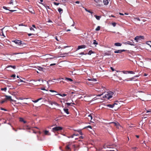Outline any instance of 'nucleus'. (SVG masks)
Here are the masks:
<instances>
[{"instance_id":"11","label":"nucleus","mask_w":151,"mask_h":151,"mask_svg":"<svg viewBox=\"0 0 151 151\" xmlns=\"http://www.w3.org/2000/svg\"><path fill=\"white\" fill-rule=\"evenodd\" d=\"M44 134L45 135H50V134L49 133V132L47 130H45L44 131Z\"/></svg>"},{"instance_id":"17","label":"nucleus","mask_w":151,"mask_h":151,"mask_svg":"<svg viewBox=\"0 0 151 151\" xmlns=\"http://www.w3.org/2000/svg\"><path fill=\"white\" fill-rule=\"evenodd\" d=\"M53 82L52 80H49L48 81H47V85L49 86V83H50L51 84H52V82Z\"/></svg>"},{"instance_id":"31","label":"nucleus","mask_w":151,"mask_h":151,"mask_svg":"<svg viewBox=\"0 0 151 151\" xmlns=\"http://www.w3.org/2000/svg\"><path fill=\"white\" fill-rule=\"evenodd\" d=\"M53 104H54L56 106H59V104L56 102L55 101L53 102Z\"/></svg>"},{"instance_id":"44","label":"nucleus","mask_w":151,"mask_h":151,"mask_svg":"<svg viewBox=\"0 0 151 151\" xmlns=\"http://www.w3.org/2000/svg\"><path fill=\"white\" fill-rule=\"evenodd\" d=\"M38 69L40 70H42L43 69V68L41 67H39Z\"/></svg>"},{"instance_id":"9","label":"nucleus","mask_w":151,"mask_h":151,"mask_svg":"<svg viewBox=\"0 0 151 151\" xmlns=\"http://www.w3.org/2000/svg\"><path fill=\"white\" fill-rule=\"evenodd\" d=\"M111 55V51H108L104 53V55Z\"/></svg>"},{"instance_id":"1","label":"nucleus","mask_w":151,"mask_h":151,"mask_svg":"<svg viewBox=\"0 0 151 151\" xmlns=\"http://www.w3.org/2000/svg\"><path fill=\"white\" fill-rule=\"evenodd\" d=\"M123 43L125 45H129L131 46H135V45L134 44V42L132 40H131L130 41H127V42H124Z\"/></svg>"},{"instance_id":"2","label":"nucleus","mask_w":151,"mask_h":151,"mask_svg":"<svg viewBox=\"0 0 151 151\" xmlns=\"http://www.w3.org/2000/svg\"><path fill=\"white\" fill-rule=\"evenodd\" d=\"M144 39V37L143 36H136L134 39L137 42H138L140 40Z\"/></svg>"},{"instance_id":"57","label":"nucleus","mask_w":151,"mask_h":151,"mask_svg":"<svg viewBox=\"0 0 151 151\" xmlns=\"http://www.w3.org/2000/svg\"><path fill=\"white\" fill-rule=\"evenodd\" d=\"M88 116L89 117H90L91 119H92V116L91 114H89Z\"/></svg>"},{"instance_id":"56","label":"nucleus","mask_w":151,"mask_h":151,"mask_svg":"<svg viewBox=\"0 0 151 151\" xmlns=\"http://www.w3.org/2000/svg\"><path fill=\"white\" fill-rule=\"evenodd\" d=\"M92 81H96V80L95 78L92 79Z\"/></svg>"},{"instance_id":"10","label":"nucleus","mask_w":151,"mask_h":151,"mask_svg":"<svg viewBox=\"0 0 151 151\" xmlns=\"http://www.w3.org/2000/svg\"><path fill=\"white\" fill-rule=\"evenodd\" d=\"M26 44L24 42H22V44L20 45H19L21 48L25 47L26 46Z\"/></svg>"},{"instance_id":"48","label":"nucleus","mask_w":151,"mask_h":151,"mask_svg":"<svg viewBox=\"0 0 151 151\" xmlns=\"http://www.w3.org/2000/svg\"><path fill=\"white\" fill-rule=\"evenodd\" d=\"M32 102L35 103H37V102L38 101V100L37 99L36 100H32Z\"/></svg>"},{"instance_id":"42","label":"nucleus","mask_w":151,"mask_h":151,"mask_svg":"<svg viewBox=\"0 0 151 151\" xmlns=\"http://www.w3.org/2000/svg\"><path fill=\"white\" fill-rule=\"evenodd\" d=\"M53 3L55 5H56V6L60 4L59 3H56L55 2H54Z\"/></svg>"},{"instance_id":"36","label":"nucleus","mask_w":151,"mask_h":151,"mask_svg":"<svg viewBox=\"0 0 151 151\" xmlns=\"http://www.w3.org/2000/svg\"><path fill=\"white\" fill-rule=\"evenodd\" d=\"M85 10H86V11H87V12H89V13H91V14H92V13H93V12H91V11H90V10H88L87 9H85Z\"/></svg>"},{"instance_id":"35","label":"nucleus","mask_w":151,"mask_h":151,"mask_svg":"<svg viewBox=\"0 0 151 151\" xmlns=\"http://www.w3.org/2000/svg\"><path fill=\"white\" fill-rule=\"evenodd\" d=\"M111 123L114 124L116 126H117V125L119 124L118 123H116L114 122H112Z\"/></svg>"},{"instance_id":"64","label":"nucleus","mask_w":151,"mask_h":151,"mask_svg":"<svg viewBox=\"0 0 151 151\" xmlns=\"http://www.w3.org/2000/svg\"><path fill=\"white\" fill-rule=\"evenodd\" d=\"M56 65V64L55 63H53V64H50V66H52V65Z\"/></svg>"},{"instance_id":"7","label":"nucleus","mask_w":151,"mask_h":151,"mask_svg":"<svg viewBox=\"0 0 151 151\" xmlns=\"http://www.w3.org/2000/svg\"><path fill=\"white\" fill-rule=\"evenodd\" d=\"M117 103H114L112 104H107L106 105V106L108 107H109L110 108H112L115 105H117Z\"/></svg>"},{"instance_id":"27","label":"nucleus","mask_w":151,"mask_h":151,"mask_svg":"<svg viewBox=\"0 0 151 151\" xmlns=\"http://www.w3.org/2000/svg\"><path fill=\"white\" fill-rule=\"evenodd\" d=\"M41 4H42L45 7V8L47 9H50V8H49V6H45V5H44L43 3H41Z\"/></svg>"},{"instance_id":"16","label":"nucleus","mask_w":151,"mask_h":151,"mask_svg":"<svg viewBox=\"0 0 151 151\" xmlns=\"http://www.w3.org/2000/svg\"><path fill=\"white\" fill-rule=\"evenodd\" d=\"M87 54V53H85L84 52H81V53H80L77 55V57H79V55H86Z\"/></svg>"},{"instance_id":"47","label":"nucleus","mask_w":151,"mask_h":151,"mask_svg":"<svg viewBox=\"0 0 151 151\" xmlns=\"http://www.w3.org/2000/svg\"><path fill=\"white\" fill-rule=\"evenodd\" d=\"M3 9H6V10H9L7 8V7H6V6H3Z\"/></svg>"},{"instance_id":"43","label":"nucleus","mask_w":151,"mask_h":151,"mask_svg":"<svg viewBox=\"0 0 151 151\" xmlns=\"http://www.w3.org/2000/svg\"><path fill=\"white\" fill-rule=\"evenodd\" d=\"M149 112H151V109H150L148 110H146L147 113H148Z\"/></svg>"},{"instance_id":"4","label":"nucleus","mask_w":151,"mask_h":151,"mask_svg":"<svg viewBox=\"0 0 151 151\" xmlns=\"http://www.w3.org/2000/svg\"><path fill=\"white\" fill-rule=\"evenodd\" d=\"M12 42H14L16 44L20 45L22 44V41L18 40H13Z\"/></svg>"},{"instance_id":"50","label":"nucleus","mask_w":151,"mask_h":151,"mask_svg":"<svg viewBox=\"0 0 151 151\" xmlns=\"http://www.w3.org/2000/svg\"><path fill=\"white\" fill-rule=\"evenodd\" d=\"M19 80H20V82H24V83H25V81H23L21 79H20V78H19Z\"/></svg>"},{"instance_id":"21","label":"nucleus","mask_w":151,"mask_h":151,"mask_svg":"<svg viewBox=\"0 0 151 151\" xmlns=\"http://www.w3.org/2000/svg\"><path fill=\"white\" fill-rule=\"evenodd\" d=\"M108 94H109L110 96H111L112 97V96L114 94V93L111 91H109L108 93Z\"/></svg>"},{"instance_id":"29","label":"nucleus","mask_w":151,"mask_h":151,"mask_svg":"<svg viewBox=\"0 0 151 151\" xmlns=\"http://www.w3.org/2000/svg\"><path fill=\"white\" fill-rule=\"evenodd\" d=\"M100 27L99 26H98L97 27L96 29L95 30L96 31H99L100 30Z\"/></svg>"},{"instance_id":"12","label":"nucleus","mask_w":151,"mask_h":151,"mask_svg":"<svg viewBox=\"0 0 151 151\" xmlns=\"http://www.w3.org/2000/svg\"><path fill=\"white\" fill-rule=\"evenodd\" d=\"M103 3L104 5H107L109 3V1L108 0H104Z\"/></svg>"},{"instance_id":"3","label":"nucleus","mask_w":151,"mask_h":151,"mask_svg":"<svg viewBox=\"0 0 151 151\" xmlns=\"http://www.w3.org/2000/svg\"><path fill=\"white\" fill-rule=\"evenodd\" d=\"M62 129V128L60 127H56L53 128L52 130V131L55 132L56 131L60 130Z\"/></svg>"},{"instance_id":"13","label":"nucleus","mask_w":151,"mask_h":151,"mask_svg":"<svg viewBox=\"0 0 151 151\" xmlns=\"http://www.w3.org/2000/svg\"><path fill=\"white\" fill-rule=\"evenodd\" d=\"M63 110L67 114H69V113L68 111V109L64 108L63 109Z\"/></svg>"},{"instance_id":"33","label":"nucleus","mask_w":151,"mask_h":151,"mask_svg":"<svg viewBox=\"0 0 151 151\" xmlns=\"http://www.w3.org/2000/svg\"><path fill=\"white\" fill-rule=\"evenodd\" d=\"M93 44L94 45H97L98 44V43L95 40H93Z\"/></svg>"},{"instance_id":"60","label":"nucleus","mask_w":151,"mask_h":151,"mask_svg":"<svg viewBox=\"0 0 151 151\" xmlns=\"http://www.w3.org/2000/svg\"><path fill=\"white\" fill-rule=\"evenodd\" d=\"M137 147H133L132 148V149H133L134 150H136L137 149Z\"/></svg>"},{"instance_id":"58","label":"nucleus","mask_w":151,"mask_h":151,"mask_svg":"<svg viewBox=\"0 0 151 151\" xmlns=\"http://www.w3.org/2000/svg\"><path fill=\"white\" fill-rule=\"evenodd\" d=\"M135 76H134V77H133L132 78H131V79L130 80H129L132 81V79H135Z\"/></svg>"},{"instance_id":"24","label":"nucleus","mask_w":151,"mask_h":151,"mask_svg":"<svg viewBox=\"0 0 151 151\" xmlns=\"http://www.w3.org/2000/svg\"><path fill=\"white\" fill-rule=\"evenodd\" d=\"M114 53H121V51L120 50H116L114 51Z\"/></svg>"},{"instance_id":"8","label":"nucleus","mask_w":151,"mask_h":151,"mask_svg":"<svg viewBox=\"0 0 151 151\" xmlns=\"http://www.w3.org/2000/svg\"><path fill=\"white\" fill-rule=\"evenodd\" d=\"M86 46L84 45H79L78 46V48H77V50H78L81 49L82 48H85L86 47Z\"/></svg>"},{"instance_id":"46","label":"nucleus","mask_w":151,"mask_h":151,"mask_svg":"<svg viewBox=\"0 0 151 151\" xmlns=\"http://www.w3.org/2000/svg\"><path fill=\"white\" fill-rule=\"evenodd\" d=\"M148 43H147V44H148L149 45L151 46V41H149L147 42Z\"/></svg>"},{"instance_id":"41","label":"nucleus","mask_w":151,"mask_h":151,"mask_svg":"<svg viewBox=\"0 0 151 151\" xmlns=\"http://www.w3.org/2000/svg\"><path fill=\"white\" fill-rule=\"evenodd\" d=\"M112 24L114 27H115L116 23L115 22H113L112 23Z\"/></svg>"},{"instance_id":"39","label":"nucleus","mask_w":151,"mask_h":151,"mask_svg":"<svg viewBox=\"0 0 151 151\" xmlns=\"http://www.w3.org/2000/svg\"><path fill=\"white\" fill-rule=\"evenodd\" d=\"M89 128L91 129H92V127L90 125H88L87 127H85L84 128Z\"/></svg>"},{"instance_id":"54","label":"nucleus","mask_w":151,"mask_h":151,"mask_svg":"<svg viewBox=\"0 0 151 151\" xmlns=\"http://www.w3.org/2000/svg\"><path fill=\"white\" fill-rule=\"evenodd\" d=\"M71 104V103H66V104L68 105V106H69L70 105V104Z\"/></svg>"},{"instance_id":"20","label":"nucleus","mask_w":151,"mask_h":151,"mask_svg":"<svg viewBox=\"0 0 151 151\" xmlns=\"http://www.w3.org/2000/svg\"><path fill=\"white\" fill-rule=\"evenodd\" d=\"M93 53H94V52H93L91 50H90L88 51L87 54L88 55H91Z\"/></svg>"},{"instance_id":"15","label":"nucleus","mask_w":151,"mask_h":151,"mask_svg":"<svg viewBox=\"0 0 151 151\" xmlns=\"http://www.w3.org/2000/svg\"><path fill=\"white\" fill-rule=\"evenodd\" d=\"M122 45L121 43L119 42L115 43L114 44V45L116 46H121Z\"/></svg>"},{"instance_id":"19","label":"nucleus","mask_w":151,"mask_h":151,"mask_svg":"<svg viewBox=\"0 0 151 151\" xmlns=\"http://www.w3.org/2000/svg\"><path fill=\"white\" fill-rule=\"evenodd\" d=\"M56 95H59L60 96H61L62 97H64V96H67V94H64V93H63V94H61L59 93V94H56Z\"/></svg>"},{"instance_id":"59","label":"nucleus","mask_w":151,"mask_h":151,"mask_svg":"<svg viewBox=\"0 0 151 151\" xmlns=\"http://www.w3.org/2000/svg\"><path fill=\"white\" fill-rule=\"evenodd\" d=\"M50 92H57L55 91L54 90H50Z\"/></svg>"},{"instance_id":"30","label":"nucleus","mask_w":151,"mask_h":151,"mask_svg":"<svg viewBox=\"0 0 151 151\" xmlns=\"http://www.w3.org/2000/svg\"><path fill=\"white\" fill-rule=\"evenodd\" d=\"M41 81L42 82H43V80H41L40 79H39L37 80H32L31 81H34L36 82V81Z\"/></svg>"},{"instance_id":"22","label":"nucleus","mask_w":151,"mask_h":151,"mask_svg":"<svg viewBox=\"0 0 151 151\" xmlns=\"http://www.w3.org/2000/svg\"><path fill=\"white\" fill-rule=\"evenodd\" d=\"M65 80L66 81L68 80L70 81H73L72 79L68 78H65Z\"/></svg>"},{"instance_id":"28","label":"nucleus","mask_w":151,"mask_h":151,"mask_svg":"<svg viewBox=\"0 0 151 151\" xmlns=\"http://www.w3.org/2000/svg\"><path fill=\"white\" fill-rule=\"evenodd\" d=\"M6 90H7V88L6 87H5V88H1V91H6Z\"/></svg>"},{"instance_id":"52","label":"nucleus","mask_w":151,"mask_h":151,"mask_svg":"<svg viewBox=\"0 0 151 151\" xmlns=\"http://www.w3.org/2000/svg\"><path fill=\"white\" fill-rule=\"evenodd\" d=\"M11 77L13 78H15L16 77V75L14 74H13L11 76Z\"/></svg>"},{"instance_id":"37","label":"nucleus","mask_w":151,"mask_h":151,"mask_svg":"<svg viewBox=\"0 0 151 151\" xmlns=\"http://www.w3.org/2000/svg\"><path fill=\"white\" fill-rule=\"evenodd\" d=\"M121 72H122L123 73L125 74H127V73H128V71H123Z\"/></svg>"},{"instance_id":"25","label":"nucleus","mask_w":151,"mask_h":151,"mask_svg":"<svg viewBox=\"0 0 151 151\" xmlns=\"http://www.w3.org/2000/svg\"><path fill=\"white\" fill-rule=\"evenodd\" d=\"M10 67H11L14 69H15L16 68L15 66L12 65H9V66H8V67L7 68H10Z\"/></svg>"},{"instance_id":"51","label":"nucleus","mask_w":151,"mask_h":151,"mask_svg":"<svg viewBox=\"0 0 151 151\" xmlns=\"http://www.w3.org/2000/svg\"><path fill=\"white\" fill-rule=\"evenodd\" d=\"M94 1L96 3H98L99 2L100 0H94Z\"/></svg>"},{"instance_id":"38","label":"nucleus","mask_w":151,"mask_h":151,"mask_svg":"<svg viewBox=\"0 0 151 151\" xmlns=\"http://www.w3.org/2000/svg\"><path fill=\"white\" fill-rule=\"evenodd\" d=\"M29 12L32 13V14H35V13L34 11V10H33L32 9V11H31V10H29Z\"/></svg>"},{"instance_id":"32","label":"nucleus","mask_w":151,"mask_h":151,"mask_svg":"<svg viewBox=\"0 0 151 151\" xmlns=\"http://www.w3.org/2000/svg\"><path fill=\"white\" fill-rule=\"evenodd\" d=\"M69 145H68L66 146V150H69L70 149V148L69 147Z\"/></svg>"},{"instance_id":"5","label":"nucleus","mask_w":151,"mask_h":151,"mask_svg":"<svg viewBox=\"0 0 151 151\" xmlns=\"http://www.w3.org/2000/svg\"><path fill=\"white\" fill-rule=\"evenodd\" d=\"M4 96L5 97V99L6 100H10L12 101H14L12 99L11 96H8L6 95H5Z\"/></svg>"},{"instance_id":"18","label":"nucleus","mask_w":151,"mask_h":151,"mask_svg":"<svg viewBox=\"0 0 151 151\" xmlns=\"http://www.w3.org/2000/svg\"><path fill=\"white\" fill-rule=\"evenodd\" d=\"M74 130L75 131L78 132L80 135H83V134H82V132L81 130Z\"/></svg>"},{"instance_id":"23","label":"nucleus","mask_w":151,"mask_h":151,"mask_svg":"<svg viewBox=\"0 0 151 151\" xmlns=\"http://www.w3.org/2000/svg\"><path fill=\"white\" fill-rule=\"evenodd\" d=\"M20 121L21 122H23L24 123H26V122L24 120L23 118H20Z\"/></svg>"},{"instance_id":"45","label":"nucleus","mask_w":151,"mask_h":151,"mask_svg":"<svg viewBox=\"0 0 151 151\" xmlns=\"http://www.w3.org/2000/svg\"><path fill=\"white\" fill-rule=\"evenodd\" d=\"M6 101V100H5V99L4 100H3L1 101H0V103L1 104H3L5 101Z\"/></svg>"},{"instance_id":"62","label":"nucleus","mask_w":151,"mask_h":151,"mask_svg":"<svg viewBox=\"0 0 151 151\" xmlns=\"http://www.w3.org/2000/svg\"><path fill=\"white\" fill-rule=\"evenodd\" d=\"M30 29L31 30H33V31H34V28H33L32 27H31L30 28Z\"/></svg>"},{"instance_id":"61","label":"nucleus","mask_w":151,"mask_h":151,"mask_svg":"<svg viewBox=\"0 0 151 151\" xmlns=\"http://www.w3.org/2000/svg\"><path fill=\"white\" fill-rule=\"evenodd\" d=\"M121 50V52H123L127 50Z\"/></svg>"},{"instance_id":"34","label":"nucleus","mask_w":151,"mask_h":151,"mask_svg":"<svg viewBox=\"0 0 151 151\" xmlns=\"http://www.w3.org/2000/svg\"><path fill=\"white\" fill-rule=\"evenodd\" d=\"M128 73L132 74H134L135 73L134 72H133V71H128Z\"/></svg>"},{"instance_id":"6","label":"nucleus","mask_w":151,"mask_h":151,"mask_svg":"<svg viewBox=\"0 0 151 151\" xmlns=\"http://www.w3.org/2000/svg\"><path fill=\"white\" fill-rule=\"evenodd\" d=\"M103 98H106L108 99H109L112 98L111 96H110L108 93L106 94L104 96H103Z\"/></svg>"},{"instance_id":"55","label":"nucleus","mask_w":151,"mask_h":151,"mask_svg":"<svg viewBox=\"0 0 151 151\" xmlns=\"http://www.w3.org/2000/svg\"><path fill=\"white\" fill-rule=\"evenodd\" d=\"M9 11L12 12H14L15 11H16V10H9Z\"/></svg>"},{"instance_id":"53","label":"nucleus","mask_w":151,"mask_h":151,"mask_svg":"<svg viewBox=\"0 0 151 151\" xmlns=\"http://www.w3.org/2000/svg\"><path fill=\"white\" fill-rule=\"evenodd\" d=\"M97 99V98H96V97H95V98H93L91 100V101H93L96 99Z\"/></svg>"},{"instance_id":"40","label":"nucleus","mask_w":151,"mask_h":151,"mask_svg":"<svg viewBox=\"0 0 151 151\" xmlns=\"http://www.w3.org/2000/svg\"><path fill=\"white\" fill-rule=\"evenodd\" d=\"M61 117H62V116H60V115L58 117H57V118H56V119H55V121H58V118H61Z\"/></svg>"},{"instance_id":"63","label":"nucleus","mask_w":151,"mask_h":151,"mask_svg":"<svg viewBox=\"0 0 151 151\" xmlns=\"http://www.w3.org/2000/svg\"><path fill=\"white\" fill-rule=\"evenodd\" d=\"M50 104L51 105H53V102L50 101L49 102Z\"/></svg>"},{"instance_id":"26","label":"nucleus","mask_w":151,"mask_h":151,"mask_svg":"<svg viewBox=\"0 0 151 151\" xmlns=\"http://www.w3.org/2000/svg\"><path fill=\"white\" fill-rule=\"evenodd\" d=\"M58 11L61 14L63 12V10L62 9L59 8L58 9Z\"/></svg>"},{"instance_id":"49","label":"nucleus","mask_w":151,"mask_h":151,"mask_svg":"<svg viewBox=\"0 0 151 151\" xmlns=\"http://www.w3.org/2000/svg\"><path fill=\"white\" fill-rule=\"evenodd\" d=\"M19 26H27V25H24L22 23V24H19Z\"/></svg>"},{"instance_id":"14","label":"nucleus","mask_w":151,"mask_h":151,"mask_svg":"<svg viewBox=\"0 0 151 151\" xmlns=\"http://www.w3.org/2000/svg\"><path fill=\"white\" fill-rule=\"evenodd\" d=\"M94 16L97 20H99L100 18L101 17V16H97L96 15H95Z\"/></svg>"}]
</instances>
